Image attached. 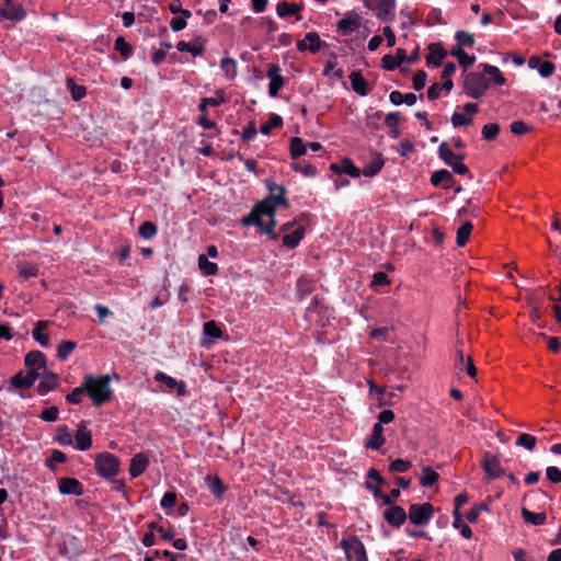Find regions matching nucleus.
I'll list each match as a JSON object with an SVG mask.
<instances>
[{"instance_id":"obj_47","label":"nucleus","mask_w":561,"mask_h":561,"mask_svg":"<svg viewBox=\"0 0 561 561\" xmlns=\"http://www.w3.org/2000/svg\"><path fill=\"white\" fill-rule=\"evenodd\" d=\"M533 129V127L528 124H526L524 121H514L510 125V130L512 134L516 136H523L527 133H529Z\"/></svg>"},{"instance_id":"obj_28","label":"nucleus","mask_w":561,"mask_h":561,"mask_svg":"<svg viewBox=\"0 0 561 561\" xmlns=\"http://www.w3.org/2000/svg\"><path fill=\"white\" fill-rule=\"evenodd\" d=\"M456 367L459 370H466L470 377H474L477 374V369H476L471 358L470 357L465 358L463 353L460 351L457 353Z\"/></svg>"},{"instance_id":"obj_5","label":"nucleus","mask_w":561,"mask_h":561,"mask_svg":"<svg viewBox=\"0 0 561 561\" xmlns=\"http://www.w3.org/2000/svg\"><path fill=\"white\" fill-rule=\"evenodd\" d=\"M341 547L343 548L348 561H367L365 547L358 538L351 537L342 539Z\"/></svg>"},{"instance_id":"obj_19","label":"nucleus","mask_w":561,"mask_h":561,"mask_svg":"<svg viewBox=\"0 0 561 561\" xmlns=\"http://www.w3.org/2000/svg\"><path fill=\"white\" fill-rule=\"evenodd\" d=\"M41 376L43 377V379L37 387V391L41 396H44L49 391L54 390L55 388H57L59 383V377L56 374L44 370L43 374H41Z\"/></svg>"},{"instance_id":"obj_55","label":"nucleus","mask_w":561,"mask_h":561,"mask_svg":"<svg viewBox=\"0 0 561 561\" xmlns=\"http://www.w3.org/2000/svg\"><path fill=\"white\" fill-rule=\"evenodd\" d=\"M411 468V462L403 459H396L390 465V470L393 472L403 473Z\"/></svg>"},{"instance_id":"obj_50","label":"nucleus","mask_w":561,"mask_h":561,"mask_svg":"<svg viewBox=\"0 0 561 561\" xmlns=\"http://www.w3.org/2000/svg\"><path fill=\"white\" fill-rule=\"evenodd\" d=\"M139 234L146 239L150 240L157 234V227L151 221H146L139 227Z\"/></svg>"},{"instance_id":"obj_37","label":"nucleus","mask_w":561,"mask_h":561,"mask_svg":"<svg viewBox=\"0 0 561 561\" xmlns=\"http://www.w3.org/2000/svg\"><path fill=\"white\" fill-rule=\"evenodd\" d=\"M289 150L291 158L297 159L307 152V145L300 137H294L290 140Z\"/></svg>"},{"instance_id":"obj_57","label":"nucleus","mask_w":561,"mask_h":561,"mask_svg":"<svg viewBox=\"0 0 561 561\" xmlns=\"http://www.w3.org/2000/svg\"><path fill=\"white\" fill-rule=\"evenodd\" d=\"M546 477L551 483H561V470L556 466L547 467Z\"/></svg>"},{"instance_id":"obj_33","label":"nucleus","mask_w":561,"mask_h":561,"mask_svg":"<svg viewBox=\"0 0 561 561\" xmlns=\"http://www.w3.org/2000/svg\"><path fill=\"white\" fill-rule=\"evenodd\" d=\"M480 81L481 78L477 75H470L466 78V88L473 98H478L483 91Z\"/></svg>"},{"instance_id":"obj_44","label":"nucleus","mask_w":561,"mask_h":561,"mask_svg":"<svg viewBox=\"0 0 561 561\" xmlns=\"http://www.w3.org/2000/svg\"><path fill=\"white\" fill-rule=\"evenodd\" d=\"M451 55L456 57L460 65L469 67L474 62V57L467 55L462 48L455 47L451 49Z\"/></svg>"},{"instance_id":"obj_51","label":"nucleus","mask_w":561,"mask_h":561,"mask_svg":"<svg viewBox=\"0 0 561 561\" xmlns=\"http://www.w3.org/2000/svg\"><path fill=\"white\" fill-rule=\"evenodd\" d=\"M67 85L71 92V96L75 101H80L85 96V88L82 85H77L72 79H68Z\"/></svg>"},{"instance_id":"obj_41","label":"nucleus","mask_w":561,"mask_h":561,"mask_svg":"<svg viewBox=\"0 0 561 561\" xmlns=\"http://www.w3.org/2000/svg\"><path fill=\"white\" fill-rule=\"evenodd\" d=\"M56 440L62 446L73 445V437L67 426H60L57 428Z\"/></svg>"},{"instance_id":"obj_59","label":"nucleus","mask_w":561,"mask_h":561,"mask_svg":"<svg viewBox=\"0 0 561 561\" xmlns=\"http://www.w3.org/2000/svg\"><path fill=\"white\" fill-rule=\"evenodd\" d=\"M556 66L551 61H541L538 67V72L543 78H549L554 72Z\"/></svg>"},{"instance_id":"obj_18","label":"nucleus","mask_w":561,"mask_h":561,"mask_svg":"<svg viewBox=\"0 0 561 561\" xmlns=\"http://www.w3.org/2000/svg\"><path fill=\"white\" fill-rule=\"evenodd\" d=\"M383 517L391 526L399 527L407 519V513L400 506H391L383 513Z\"/></svg>"},{"instance_id":"obj_40","label":"nucleus","mask_w":561,"mask_h":561,"mask_svg":"<svg viewBox=\"0 0 561 561\" xmlns=\"http://www.w3.org/2000/svg\"><path fill=\"white\" fill-rule=\"evenodd\" d=\"M454 522L453 526L460 531V534L469 539L472 535L470 527L462 520L461 514L453 512Z\"/></svg>"},{"instance_id":"obj_25","label":"nucleus","mask_w":561,"mask_h":561,"mask_svg":"<svg viewBox=\"0 0 561 561\" xmlns=\"http://www.w3.org/2000/svg\"><path fill=\"white\" fill-rule=\"evenodd\" d=\"M205 482L208 490L218 499L226 492L227 488L218 476H207L205 477Z\"/></svg>"},{"instance_id":"obj_62","label":"nucleus","mask_w":561,"mask_h":561,"mask_svg":"<svg viewBox=\"0 0 561 561\" xmlns=\"http://www.w3.org/2000/svg\"><path fill=\"white\" fill-rule=\"evenodd\" d=\"M427 76L423 70L417 71L413 77V88L416 91L422 90L426 84Z\"/></svg>"},{"instance_id":"obj_27","label":"nucleus","mask_w":561,"mask_h":561,"mask_svg":"<svg viewBox=\"0 0 561 561\" xmlns=\"http://www.w3.org/2000/svg\"><path fill=\"white\" fill-rule=\"evenodd\" d=\"M48 325V321H38L33 330V337L42 346L46 347L49 345V335L45 332Z\"/></svg>"},{"instance_id":"obj_45","label":"nucleus","mask_w":561,"mask_h":561,"mask_svg":"<svg viewBox=\"0 0 561 561\" xmlns=\"http://www.w3.org/2000/svg\"><path fill=\"white\" fill-rule=\"evenodd\" d=\"M536 442L537 438L534 435L523 433L517 437L516 444L531 451L536 447Z\"/></svg>"},{"instance_id":"obj_56","label":"nucleus","mask_w":561,"mask_h":561,"mask_svg":"<svg viewBox=\"0 0 561 561\" xmlns=\"http://www.w3.org/2000/svg\"><path fill=\"white\" fill-rule=\"evenodd\" d=\"M84 392H87V390L84 388V382H83L81 387L73 389V391L71 393H69L66 399L69 403L78 404L81 402L82 396Z\"/></svg>"},{"instance_id":"obj_21","label":"nucleus","mask_w":561,"mask_h":561,"mask_svg":"<svg viewBox=\"0 0 561 561\" xmlns=\"http://www.w3.org/2000/svg\"><path fill=\"white\" fill-rule=\"evenodd\" d=\"M297 48L299 50H310L311 53H317L321 48V39L317 33L310 32L297 43Z\"/></svg>"},{"instance_id":"obj_32","label":"nucleus","mask_w":561,"mask_h":561,"mask_svg":"<svg viewBox=\"0 0 561 561\" xmlns=\"http://www.w3.org/2000/svg\"><path fill=\"white\" fill-rule=\"evenodd\" d=\"M220 68L225 73V77L229 80H232L237 76L238 66L237 61L230 57H224L220 61Z\"/></svg>"},{"instance_id":"obj_24","label":"nucleus","mask_w":561,"mask_h":561,"mask_svg":"<svg viewBox=\"0 0 561 561\" xmlns=\"http://www.w3.org/2000/svg\"><path fill=\"white\" fill-rule=\"evenodd\" d=\"M385 444L383 428L380 423H376L373 427L370 438L366 442L365 446L378 450Z\"/></svg>"},{"instance_id":"obj_1","label":"nucleus","mask_w":561,"mask_h":561,"mask_svg":"<svg viewBox=\"0 0 561 561\" xmlns=\"http://www.w3.org/2000/svg\"><path fill=\"white\" fill-rule=\"evenodd\" d=\"M270 197L261 202L250 214L249 217L243 219L244 225H256L261 230L271 236L273 239L277 238L274 233L275 220L274 215L276 209L288 206L285 197V188L275 183L268 184Z\"/></svg>"},{"instance_id":"obj_6","label":"nucleus","mask_w":561,"mask_h":561,"mask_svg":"<svg viewBox=\"0 0 561 561\" xmlns=\"http://www.w3.org/2000/svg\"><path fill=\"white\" fill-rule=\"evenodd\" d=\"M434 513V507L431 503L412 504L409 507L408 517L414 525H426Z\"/></svg>"},{"instance_id":"obj_43","label":"nucleus","mask_w":561,"mask_h":561,"mask_svg":"<svg viewBox=\"0 0 561 561\" xmlns=\"http://www.w3.org/2000/svg\"><path fill=\"white\" fill-rule=\"evenodd\" d=\"M77 344L72 341H62L59 345H58V350H57V356L61 359V360H65L69 357V355L73 352V350L76 348Z\"/></svg>"},{"instance_id":"obj_15","label":"nucleus","mask_w":561,"mask_h":561,"mask_svg":"<svg viewBox=\"0 0 561 561\" xmlns=\"http://www.w3.org/2000/svg\"><path fill=\"white\" fill-rule=\"evenodd\" d=\"M27 370L39 373V370H46V358L45 355L39 351H32L26 354L24 359Z\"/></svg>"},{"instance_id":"obj_2","label":"nucleus","mask_w":561,"mask_h":561,"mask_svg":"<svg viewBox=\"0 0 561 561\" xmlns=\"http://www.w3.org/2000/svg\"><path fill=\"white\" fill-rule=\"evenodd\" d=\"M110 381L111 379L107 375L99 377L88 375L84 377V388L95 405H101L111 400L112 390Z\"/></svg>"},{"instance_id":"obj_4","label":"nucleus","mask_w":561,"mask_h":561,"mask_svg":"<svg viewBox=\"0 0 561 561\" xmlns=\"http://www.w3.org/2000/svg\"><path fill=\"white\" fill-rule=\"evenodd\" d=\"M364 4L380 20L390 21L394 16L396 0H364Z\"/></svg>"},{"instance_id":"obj_11","label":"nucleus","mask_w":561,"mask_h":561,"mask_svg":"<svg viewBox=\"0 0 561 561\" xmlns=\"http://www.w3.org/2000/svg\"><path fill=\"white\" fill-rule=\"evenodd\" d=\"M73 444L78 450H88L91 448L92 433L90 430H88L87 424L84 422H81L78 425Z\"/></svg>"},{"instance_id":"obj_17","label":"nucleus","mask_w":561,"mask_h":561,"mask_svg":"<svg viewBox=\"0 0 561 561\" xmlns=\"http://www.w3.org/2000/svg\"><path fill=\"white\" fill-rule=\"evenodd\" d=\"M149 465V458L142 454L138 453L136 454L129 463V473L133 478H137L140 474H142Z\"/></svg>"},{"instance_id":"obj_31","label":"nucleus","mask_w":561,"mask_h":561,"mask_svg":"<svg viewBox=\"0 0 561 561\" xmlns=\"http://www.w3.org/2000/svg\"><path fill=\"white\" fill-rule=\"evenodd\" d=\"M399 123L400 114L398 112L389 113L385 119V124L389 128L390 136L394 139L400 136Z\"/></svg>"},{"instance_id":"obj_30","label":"nucleus","mask_w":561,"mask_h":561,"mask_svg":"<svg viewBox=\"0 0 561 561\" xmlns=\"http://www.w3.org/2000/svg\"><path fill=\"white\" fill-rule=\"evenodd\" d=\"M453 176L447 170H439L433 173L431 178V182L433 185L438 186L443 185L444 188H449L451 186Z\"/></svg>"},{"instance_id":"obj_52","label":"nucleus","mask_w":561,"mask_h":561,"mask_svg":"<svg viewBox=\"0 0 561 561\" xmlns=\"http://www.w3.org/2000/svg\"><path fill=\"white\" fill-rule=\"evenodd\" d=\"M18 268L20 276L24 278L35 277L38 274V267L34 264H20Z\"/></svg>"},{"instance_id":"obj_49","label":"nucleus","mask_w":561,"mask_h":561,"mask_svg":"<svg viewBox=\"0 0 561 561\" xmlns=\"http://www.w3.org/2000/svg\"><path fill=\"white\" fill-rule=\"evenodd\" d=\"M342 173H346L352 178H358L362 175V170L358 169L352 160L345 158L342 160Z\"/></svg>"},{"instance_id":"obj_22","label":"nucleus","mask_w":561,"mask_h":561,"mask_svg":"<svg viewBox=\"0 0 561 561\" xmlns=\"http://www.w3.org/2000/svg\"><path fill=\"white\" fill-rule=\"evenodd\" d=\"M302 9V4L279 2L276 7V12L279 18H286L289 15H296L297 20H301L299 12Z\"/></svg>"},{"instance_id":"obj_58","label":"nucleus","mask_w":561,"mask_h":561,"mask_svg":"<svg viewBox=\"0 0 561 561\" xmlns=\"http://www.w3.org/2000/svg\"><path fill=\"white\" fill-rule=\"evenodd\" d=\"M115 48L121 53L125 58L128 57L131 53V46L123 38L117 37L115 41Z\"/></svg>"},{"instance_id":"obj_7","label":"nucleus","mask_w":561,"mask_h":561,"mask_svg":"<svg viewBox=\"0 0 561 561\" xmlns=\"http://www.w3.org/2000/svg\"><path fill=\"white\" fill-rule=\"evenodd\" d=\"M266 76L270 79L268 93L271 96L275 98L284 87V78L282 76L280 67L276 64H270L267 66Z\"/></svg>"},{"instance_id":"obj_39","label":"nucleus","mask_w":561,"mask_h":561,"mask_svg":"<svg viewBox=\"0 0 561 561\" xmlns=\"http://www.w3.org/2000/svg\"><path fill=\"white\" fill-rule=\"evenodd\" d=\"M383 167V160L380 156L376 157L368 165L362 169V175L374 176L380 172Z\"/></svg>"},{"instance_id":"obj_16","label":"nucleus","mask_w":561,"mask_h":561,"mask_svg":"<svg viewBox=\"0 0 561 561\" xmlns=\"http://www.w3.org/2000/svg\"><path fill=\"white\" fill-rule=\"evenodd\" d=\"M360 26V16L356 13H347L342 20L337 23V30L343 34L347 35Z\"/></svg>"},{"instance_id":"obj_38","label":"nucleus","mask_w":561,"mask_h":561,"mask_svg":"<svg viewBox=\"0 0 561 561\" xmlns=\"http://www.w3.org/2000/svg\"><path fill=\"white\" fill-rule=\"evenodd\" d=\"M176 48L179 51H188L193 56H201L204 53V46L199 43H187L181 41L176 44Z\"/></svg>"},{"instance_id":"obj_29","label":"nucleus","mask_w":561,"mask_h":561,"mask_svg":"<svg viewBox=\"0 0 561 561\" xmlns=\"http://www.w3.org/2000/svg\"><path fill=\"white\" fill-rule=\"evenodd\" d=\"M446 57V51L436 44H432L430 46V53L426 56V61L428 65L438 66L442 60Z\"/></svg>"},{"instance_id":"obj_53","label":"nucleus","mask_w":561,"mask_h":561,"mask_svg":"<svg viewBox=\"0 0 561 561\" xmlns=\"http://www.w3.org/2000/svg\"><path fill=\"white\" fill-rule=\"evenodd\" d=\"M224 102H225V99L222 95L219 98H204V99H202V101L198 105V110L202 113H205L208 106H219Z\"/></svg>"},{"instance_id":"obj_13","label":"nucleus","mask_w":561,"mask_h":561,"mask_svg":"<svg viewBox=\"0 0 561 561\" xmlns=\"http://www.w3.org/2000/svg\"><path fill=\"white\" fill-rule=\"evenodd\" d=\"M154 379L156 381L164 383L170 391H175L179 396H184L186 393V385L183 380H176L162 371H158L154 375Z\"/></svg>"},{"instance_id":"obj_64","label":"nucleus","mask_w":561,"mask_h":561,"mask_svg":"<svg viewBox=\"0 0 561 561\" xmlns=\"http://www.w3.org/2000/svg\"><path fill=\"white\" fill-rule=\"evenodd\" d=\"M382 66L387 70H394L400 66L399 61L396 59L393 55H385L382 57Z\"/></svg>"},{"instance_id":"obj_48","label":"nucleus","mask_w":561,"mask_h":561,"mask_svg":"<svg viewBox=\"0 0 561 561\" xmlns=\"http://www.w3.org/2000/svg\"><path fill=\"white\" fill-rule=\"evenodd\" d=\"M203 331L206 336L211 339H219L222 335L221 329L215 321H208L204 323Z\"/></svg>"},{"instance_id":"obj_26","label":"nucleus","mask_w":561,"mask_h":561,"mask_svg":"<svg viewBox=\"0 0 561 561\" xmlns=\"http://www.w3.org/2000/svg\"><path fill=\"white\" fill-rule=\"evenodd\" d=\"M352 89L362 96L368 94L367 81L364 79L360 72L353 71L350 75Z\"/></svg>"},{"instance_id":"obj_8","label":"nucleus","mask_w":561,"mask_h":561,"mask_svg":"<svg viewBox=\"0 0 561 561\" xmlns=\"http://www.w3.org/2000/svg\"><path fill=\"white\" fill-rule=\"evenodd\" d=\"M439 156L454 171L458 174H465L467 167L462 163L461 158L455 154L446 144L439 146Z\"/></svg>"},{"instance_id":"obj_9","label":"nucleus","mask_w":561,"mask_h":561,"mask_svg":"<svg viewBox=\"0 0 561 561\" xmlns=\"http://www.w3.org/2000/svg\"><path fill=\"white\" fill-rule=\"evenodd\" d=\"M293 227L294 222H287L282 227V230L285 232L283 243L290 249L296 248L305 236V228L302 226H298L294 231H290Z\"/></svg>"},{"instance_id":"obj_61","label":"nucleus","mask_w":561,"mask_h":561,"mask_svg":"<svg viewBox=\"0 0 561 561\" xmlns=\"http://www.w3.org/2000/svg\"><path fill=\"white\" fill-rule=\"evenodd\" d=\"M59 410L56 407H50L42 411L41 419L46 422H54L57 420Z\"/></svg>"},{"instance_id":"obj_12","label":"nucleus","mask_w":561,"mask_h":561,"mask_svg":"<svg viewBox=\"0 0 561 561\" xmlns=\"http://www.w3.org/2000/svg\"><path fill=\"white\" fill-rule=\"evenodd\" d=\"M478 111L476 103H467L463 106V112H456L451 117V123L455 127L467 126L471 124L473 114Z\"/></svg>"},{"instance_id":"obj_23","label":"nucleus","mask_w":561,"mask_h":561,"mask_svg":"<svg viewBox=\"0 0 561 561\" xmlns=\"http://www.w3.org/2000/svg\"><path fill=\"white\" fill-rule=\"evenodd\" d=\"M520 515L525 524L540 526L547 520V514L545 512L534 513L527 507H522Z\"/></svg>"},{"instance_id":"obj_63","label":"nucleus","mask_w":561,"mask_h":561,"mask_svg":"<svg viewBox=\"0 0 561 561\" xmlns=\"http://www.w3.org/2000/svg\"><path fill=\"white\" fill-rule=\"evenodd\" d=\"M176 502V494L174 492H167L161 499V506L163 508H171Z\"/></svg>"},{"instance_id":"obj_3","label":"nucleus","mask_w":561,"mask_h":561,"mask_svg":"<svg viewBox=\"0 0 561 561\" xmlns=\"http://www.w3.org/2000/svg\"><path fill=\"white\" fill-rule=\"evenodd\" d=\"M95 468L100 476L112 478L119 470V460L116 456L108 453L99 454L95 457Z\"/></svg>"},{"instance_id":"obj_20","label":"nucleus","mask_w":561,"mask_h":561,"mask_svg":"<svg viewBox=\"0 0 561 561\" xmlns=\"http://www.w3.org/2000/svg\"><path fill=\"white\" fill-rule=\"evenodd\" d=\"M59 492L62 494L80 495L83 492L82 484L75 478H62L58 484Z\"/></svg>"},{"instance_id":"obj_35","label":"nucleus","mask_w":561,"mask_h":561,"mask_svg":"<svg viewBox=\"0 0 561 561\" xmlns=\"http://www.w3.org/2000/svg\"><path fill=\"white\" fill-rule=\"evenodd\" d=\"M198 267L206 276L215 275L218 271V265L214 262H210L205 254H201L198 256Z\"/></svg>"},{"instance_id":"obj_46","label":"nucleus","mask_w":561,"mask_h":561,"mask_svg":"<svg viewBox=\"0 0 561 561\" xmlns=\"http://www.w3.org/2000/svg\"><path fill=\"white\" fill-rule=\"evenodd\" d=\"M455 37L457 39V47H471L474 44V38L470 33L458 31Z\"/></svg>"},{"instance_id":"obj_36","label":"nucleus","mask_w":561,"mask_h":561,"mask_svg":"<svg viewBox=\"0 0 561 561\" xmlns=\"http://www.w3.org/2000/svg\"><path fill=\"white\" fill-rule=\"evenodd\" d=\"M472 231V224L469 221L463 222L457 230L456 242L458 247L467 244Z\"/></svg>"},{"instance_id":"obj_42","label":"nucleus","mask_w":561,"mask_h":561,"mask_svg":"<svg viewBox=\"0 0 561 561\" xmlns=\"http://www.w3.org/2000/svg\"><path fill=\"white\" fill-rule=\"evenodd\" d=\"M283 119L277 114H272L268 121L260 127V130L264 135H268L274 128L280 127Z\"/></svg>"},{"instance_id":"obj_10","label":"nucleus","mask_w":561,"mask_h":561,"mask_svg":"<svg viewBox=\"0 0 561 561\" xmlns=\"http://www.w3.org/2000/svg\"><path fill=\"white\" fill-rule=\"evenodd\" d=\"M0 15L3 19L18 22L24 19L25 11L21 5L13 3L11 0H4L0 4Z\"/></svg>"},{"instance_id":"obj_14","label":"nucleus","mask_w":561,"mask_h":561,"mask_svg":"<svg viewBox=\"0 0 561 561\" xmlns=\"http://www.w3.org/2000/svg\"><path fill=\"white\" fill-rule=\"evenodd\" d=\"M38 377H41V373H34L33 370L20 371L11 378V385L18 389L30 388Z\"/></svg>"},{"instance_id":"obj_34","label":"nucleus","mask_w":561,"mask_h":561,"mask_svg":"<svg viewBox=\"0 0 561 561\" xmlns=\"http://www.w3.org/2000/svg\"><path fill=\"white\" fill-rule=\"evenodd\" d=\"M439 479V474L434 471L431 467H424L420 476V484L422 486H431L435 484Z\"/></svg>"},{"instance_id":"obj_54","label":"nucleus","mask_w":561,"mask_h":561,"mask_svg":"<svg viewBox=\"0 0 561 561\" xmlns=\"http://www.w3.org/2000/svg\"><path fill=\"white\" fill-rule=\"evenodd\" d=\"M293 170L302 173L307 178H314L317 175V169L312 164L301 165L299 163H294L291 165Z\"/></svg>"},{"instance_id":"obj_60","label":"nucleus","mask_w":561,"mask_h":561,"mask_svg":"<svg viewBox=\"0 0 561 561\" xmlns=\"http://www.w3.org/2000/svg\"><path fill=\"white\" fill-rule=\"evenodd\" d=\"M390 284V279L387 274L383 272H377L373 276L371 287L376 288L378 286H386Z\"/></svg>"}]
</instances>
